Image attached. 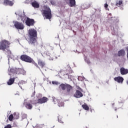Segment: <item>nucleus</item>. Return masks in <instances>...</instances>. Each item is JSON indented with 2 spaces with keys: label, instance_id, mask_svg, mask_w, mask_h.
<instances>
[{
  "label": "nucleus",
  "instance_id": "f257e3e1",
  "mask_svg": "<svg viewBox=\"0 0 128 128\" xmlns=\"http://www.w3.org/2000/svg\"><path fill=\"white\" fill-rule=\"evenodd\" d=\"M15 14L16 16H18L20 18L22 22H24V20H26V24L28 26H34V20L33 19H30L29 18H26V15H24V14H22L20 12H15Z\"/></svg>",
  "mask_w": 128,
  "mask_h": 128
},
{
  "label": "nucleus",
  "instance_id": "f03ea898",
  "mask_svg": "<svg viewBox=\"0 0 128 128\" xmlns=\"http://www.w3.org/2000/svg\"><path fill=\"white\" fill-rule=\"evenodd\" d=\"M38 36V32L34 28H30L28 30V38H30L29 44H36V38Z\"/></svg>",
  "mask_w": 128,
  "mask_h": 128
},
{
  "label": "nucleus",
  "instance_id": "7ed1b4c3",
  "mask_svg": "<svg viewBox=\"0 0 128 128\" xmlns=\"http://www.w3.org/2000/svg\"><path fill=\"white\" fill-rule=\"evenodd\" d=\"M8 74L9 76H12V74L10 72H13L15 76H18L20 74H22L24 75L26 74V72L24 69L20 68H11L8 70Z\"/></svg>",
  "mask_w": 128,
  "mask_h": 128
},
{
  "label": "nucleus",
  "instance_id": "20e7f679",
  "mask_svg": "<svg viewBox=\"0 0 128 128\" xmlns=\"http://www.w3.org/2000/svg\"><path fill=\"white\" fill-rule=\"evenodd\" d=\"M42 14H43V16H45L46 18L48 20H50L52 18V11L50 7L44 6V10H42Z\"/></svg>",
  "mask_w": 128,
  "mask_h": 128
},
{
  "label": "nucleus",
  "instance_id": "39448f33",
  "mask_svg": "<svg viewBox=\"0 0 128 128\" xmlns=\"http://www.w3.org/2000/svg\"><path fill=\"white\" fill-rule=\"evenodd\" d=\"M20 60H23V62L32 63L33 64H34L36 66H38V64L36 63L34 61V60H32V58L26 55H22L20 56Z\"/></svg>",
  "mask_w": 128,
  "mask_h": 128
},
{
  "label": "nucleus",
  "instance_id": "423d86ee",
  "mask_svg": "<svg viewBox=\"0 0 128 128\" xmlns=\"http://www.w3.org/2000/svg\"><path fill=\"white\" fill-rule=\"evenodd\" d=\"M10 44V42L6 40H2L0 42V50H6Z\"/></svg>",
  "mask_w": 128,
  "mask_h": 128
},
{
  "label": "nucleus",
  "instance_id": "0eeeda50",
  "mask_svg": "<svg viewBox=\"0 0 128 128\" xmlns=\"http://www.w3.org/2000/svg\"><path fill=\"white\" fill-rule=\"evenodd\" d=\"M11 74L10 78L8 80V82H7L8 86H12L14 82V80L18 78V76L16 75L14 72H10Z\"/></svg>",
  "mask_w": 128,
  "mask_h": 128
},
{
  "label": "nucleus",
  "instance_id": "6e6552de",
  "mask_svg": "<svg viewBox=\"0 0 128 128\" xmlns=\"http://www.w3.org/2000/svg\"><path fill=\"white\" fill-rule=\"evenodd\" d=\"M14 26L16 30H24V25L23 24L17 21L14 22Z\"/></svg>",
  "mask_w": 128,
  "mask_h": 128
},
{
  "label": "nucleus",
  "instance_id": "1a4fd4ad",
  "mask_svg": "<svg viewBox=\"0 0 128 128\" xmlns=\"http://www.w3.org/2000/svg\"><path fill=\"white\" fill-rule=\"evenodd\" d=\"M82 90L80 88V90H76L75 94H74V96L76 98H82L84 96V94H82Z\"/></svg>",
  "mask_w": 128,
  "mask_h": 128
},
{
  "label": "nucleus",
  "instance_id": "9d476101",
  "mask_svg": "<svg viewBox=\"0 0 128 128\" xmlns=\"http://www.w3.org/2000/svg\"><path fill=\"white\" fill-rule=\"evenodd\" d=\"M48 99L46 97H43L42 98L38 99L36 104H44L48 102Z\"/></svg>",
  "mask_w": 128,
  "mask_h": 128
},
{
  "label": "nucleus",
  "instance_id": "9b49d317",
  "mask_svg": "<svg viewBox=\"0 0 128 128\" xmlns=\"http://www.w3.org/2000/svg\"><path fill=\"white\" fill-rule=\"evenodd\" d=\"M115 82H116L118 84H122L124 82V78L122 76H118L114 78Z\"/></svg>",
  "mask_w": 128,
  "mask_h": 128
},
{
  "label": "nucleus",
  "instance_id": "f8f14e48",
  "mask_svg": "<svg viewBox=\"0 0 128 128\" xmlns=\"http://www.w3.org/2000/svg\"><path fill=\"white\" fill-rule=\"evenodd\" d=\"M3 4L4 6H14V2L10 0H4Z\"/></svg>",
  "mask_w": 128,
  "mask_h": 128
},
{
  "label": "nucleus",
  "instance_id": "ddd939ff",
  "mask_svg": "<svg viewBox=\"0 0 128 128\" xmlns=\"http://www.w3.org/2000/svg\"><path fill=\"white\" fill-rule=\"evenodd\" d=\"M24 105L28 110H32V105L26 101L24 102Z\"/></svg>",
  "mask_w": 128,
  "mask_h": 128
},
{
  "label": "nucleus",
  "instance_id": "4468645a",
  "mask_svg": "<svg viewBox=\"0 0 128 128\" xmlns=\"http://www.w3.org/2000/svg\"><path fill=\"white\" fill-rule=\"evenodd\" d=\"M32 6H33V8H40V4L38 2L34 0L32 2Z\"/></svg>",
  "mask_w": 128,
  "mask_h": 128
},
{
  "label": "nucleus",
  "instance_id": "2eb2a0df",
  "mask_svg": "<svg viewBox=\"0 0 128 128\" xmlns=\"http://www.w3.org/2000/svg\"><path fill=\"white\" fill-rule=\"evenodd\" d=\"M120 72L121 74H122V75L127 74H128V70L124 68H120Z\"/></svg>",
  "mask_w": 128,
  "mask_h": 128
},
{
  "label": "nucleus",
  "instance_id": "dca6fc26",
  "mask_svg": "<svg viewBox=\"0 0 128 128\" xmlns=\"http://www.w3.org/2000/svg\"><path fill=\"white\" fill-rule=\"evenodd\" d=\"M69 6L71 8L76 6V0H69Z\"/></svg>",
  "mask_w": 128,
  "mask_h": 128
},
{
  "label": "nucleus",
  "instance_id": "f3484780",
  "mask_svg": "<svg viewBox=\"0 0 128 128\" xmlns=\"http://www.w3.org/2000/svg\"><path fill=\"white\" fill-rule=\"evenodd\" d=\"M51 100H52L54 104H58V102H60V100H58V99L56 98L55 97L52 96L50 98Z\"/></svg>",
  "mask_w": 128,
  "mask_h": 128
},
{
  "label": "nucleus",
  "instance_id": "a211bd4d",
  "mask_svg": "<svg viewBox=\"0 0 128 128\" xmlns=\"http://www.w3.org/2000/svg\"><path fill=\"white\" fill-rule=\"evenodd\" d=\"M13 116L14 120H18V118H20V114H18V112H14Z\"/></svg>",
  "mask_w": 128,
  "mask_h": 128
},
{
  "label": "nucleus",
  "instance_id": "6ab92c4d",
  "mask_svg": "<svg viewBox=\"0 0 128 128\" xmlns=\"http://www.w3.org/2000/svg\"><path fill=\"white\" fill-rule=\"evenodd\" d=\"M72 88L70 85L66 84V92L68 94H70V91L72 90Z\"/></svg>",
  "mask_w": 128,
  "mask_h": 128
},
{
  "label": "nucleus",
  "instance_id": "aec40b11",
  "mask_svg": "<svg viewBox=\"0 0 128 128\" xmlns=\"http://www.w3.org/2000/svg\"><path fill=\"white\" fill-rule=\"evenodd\" d=\"M118 54L119 56H122L126 54V52L124 50H120L118 52Z\"/></svg>",
  "mask_w": 128,
  "mask_h": 128
},
{
  "label": "nucleus",
  "instance_id": "412c9836",
  "mask_svg": "<svg viewBox=\"0 0 128 128\" xmlns=\"http://www.w3.org/2000/svg\"><path fill=\"white\" fill-rule=\"evenodd\" d=\"M59 88H62V90H64L66 88V84H62L60 86Z\"/></svg>",
  "mask_w": 128,
  "mask_h": 128
},
{
  "label": "nucleus",
  "instance_id": "4be33fe9",
  "mask_svg": "<svg viewBox=\"0 0 128 128\" xmlns=\"http://www.w3.org/2000/svg\"><path fill=\"white\" fill-rule=\"evenodd\" d=\"M116 6H122V0H120L116 2Z\"/></svg>",
  "mask_w": 128,
  "mask_h": 128
},
{
  "label": "nucleus",
  "instance_id": "5701e85b",
  "mask_svg": "<svg viewBox=\"0 0 128 128\" xmlns=\"http://www.w3.org/2000/svg\"><path fill=\"white\" fill-rule=\"evenodd\" d=\"M38 64L39 66H41L42 68H44V62L42 60H39Z\"/></svg>",
  "mask_w": 128,
  "mask_h": 128
},
{
  "label": "nucleus",
  "instance_id": "b1692460",
  "mask_svg": "<svg viewBox=\"0 0 128 128\" xmlns=\"http://www.w3.org/2000/svg\"><path fill=\"white\" fill-rule=\"evenodd\" d=\"M82 108L85 110H90V108L86 104L82 105Z\"/></svg>",
  "mask_w": 128,
  "mask_h": 128
},
{
  "label": "nucleus",
  "instance_id": "393cba45",
  "mask_svg": "<svg viewBox=\"0 0 128 128\" xmlns=\"http://www.w3.org/2000/svg\"><path fill=\"white\" fill-rule=\"evenodd\" d=\"M64 106V102H62V100H60L58 102V106Z\"/></svg>",
  "mask_w": 128,
  "mask_h": 128
},
{
  "label": "nucleus",
  "instance_id": "a878e982",
  "mask_svg": "<svg viewBox=\"0 0 128 128\" xmlns=\"http://www.w3.org/2000/svg\"><path fill=\"white\" fill-rule=\"evenodd\" d=\"M110 20H112V22H118V18L116 17H112Z\"/></svg>",
  "mask_w": 128,
  "mask_h": 128
},
{
  "label": "nucleus",
  "instance_id": "bb28decb",
  "mask_svg": "<svg viewBox=\"0 0 128 128\" xmlns=\"http://www.w3.org/2000/svg\"><path fill=\"white\" fill-rule=\"evenodd\" d=\"M22 120H24V118H28V115L26 114H22Z\"/></svg>",
  "mask_w": 128,
  "mask_h": 128
},
{
  "label": "nucleus",
  "instance_id": "cd10ccee",
  "mask_svg": "<svg viewBox=\"0 0 128 128\" xmlns=\"http://www.w3.org/2000/svg\"><path fill=\"white\" fill-rule=\"evenodd\" d=\"M26 84V81L22 80L18 83V84Z\"/></svg>",
  "mask_w": 128,
  "mask_h": 128
},
{
  "label": "nucleus",
  "instance_id": "c85d7f7f",
  "mask_svg": "<svg viewBox=\"0 0 128 128\" xmlns=\"http://www.w3.org/2000/svg\"><path fill=\"white\" fill-rule=\"evenodd\" d=\"M8 120H10V122H12V120H14V115L12 114H10L9 117H8Z\"/></svg>",
  "mask_w": 128,
  "mask_h": 128
},
{
  "label": "nucleus",
  "instance_id": "c756f323",
  "mask_svg": "<svg viewBox=\"0 0 128 128\" xmlns=\"http://www.w3.org/2000/svg\"><path fill=\"white\" fill-rule=\"evenodd\" d=\"M52 84H56V86H58V84H60V82L56 81H52Z\"/></svg>",
  "mask_w": 128,
  "mask_h": 128
},
{
  "label": "nucleus",
  "instance_id": "7c9ffc66",
  "mask_svg": "<svg viewBox=\"0 0 128 128\" xmlns=\"http://www.w3.org/2000/svg\"><path fill=\"white\" fill-rule=\"evenodd\" d=\"M108 4H104V8H106V10H108Z\"/></svg>",
  "mask_w": 128,
  "mask_h": 128
},
{
  "label": "nucleus",
  "instance_id": "2f4dec72",
  "mask_svg": "<svg viewBox=\"0 0 128 128\" xmlns=\"http://www.w3.org/2000/svg\"><path fill=\"white\" fill-rule=\"evenodd\" d=\"M84 60L88 64H90V62L89 60H87L85 58Z\"/></svg>",
  "mask_w": 128,
  "mask_h": 128
},
{
  "label": "nucleus",
  "instance_id": "473e14b6",
  "mask_svg": "<svg viewBox=\"0 0 128 128\" xmlns=\"http://www.w3.org/2000/svg\"><path fill=\"white\" fill-rule=\"evenodd\" d=\"M4 128H12V125L8 124Z\"/></svg>",
  "mask_w": 128,
  "mask_h": 128
},
{
  "label": "nucleus",
  "instance_id": "72a5a7b5",
  "mask_svg": "<svg viewBox=\"0 0 128 128\" xmlns=\"http://www.w3.org/2000/svg\"><path fill=\"white\" fill-rule=\"evenodd\" d=\"M58 122L60 124H64V121H62V120L60 119V118H58Z\"/></svg>",
  "mask_w": 128,
  "mask_h": 128
},
{
  "label": "nucleus",
  "instance_id": "f704fd0d",
  "mask_svg": "<svg viewBox=\"0 0 128 128\" xmlns=\"http://www.w3.org/2000/svg\"><path fill=\"white\" fill-rule=\"evenodd\" d=\"M47 58H48L50 60H54V58H50V56H47Z\"/></svg>",
  "mask_w": 128,
  "mask_h": 128
},
{
  "label": "nucleus",
  "instance_id": "c9c22d12",
  "mask_svg": "<svg viewBox=\"0 0 128 128\" xmlns=\"http://www.w3.org/2000/svg\"><path fill=\"white\" fill-rule=\"evenodd\" d=\"M114 34H116V32H118V30L116 29H114Z\"/></svg>",
  "mask_w": 128,
  "mask_h": 128
},
{
  "label": "nucleus",
  "instance_id": "e433bc0d",
  "mask_svg": "<svg viewBox=\"0 0 128 128\" xmlns=\"http://www.w3.org/2000/svg\"><path fill=\"white\" fill-rule=\"evenodd\" d=\"M51 4L52 6H56V2H54V1H52Z\"/></svg>",
  "mask_w": 128,
  "mask_h": 128
},
{
  "label": "nucleus",
  "instance_id": "4c0bfd02",
  "mask_svg": "<svg viewBox=\"0 0 128 128\" xmlns=\"http://www.w3.org/2000/svg\"><path fill=\"white\" fill-rule=\"evenodd\" d=\"M86 5L84 4V8H90V4H88V6H86Z\"/></svg>",
  "mask_w": 128,
  "mask_h": 128
},
{
  "label": "nucleus",
  "instance_id": "58836bf2",
  "mask_svg": "<svg viewBox=\"0 0 128 128\" xmlns=\"http://www.w3.org/2000/svg\"><path fill=\"white\" fill-rule=\"evenodd\" d=\"M34 94H36V92L34 91V92L31 95V96H34Z\"/></svg>",
  "mask_w": 128,
  "mask_h": 128
},
{
  "label": "nucleus",
  "instance_id": "ea45409f",
  "mask_svg": "<svg viewBox=\"0 0 128 128\" xmlns=\"http://www.w3.org/2000/svg\"><path fill=\"white\" fill-rule=\"evenodd\" d=\"M126 50H127V58H128V46L126 48Z\"/></svg>",
  "mask_w": 128,
  "mask_h": 128
},
{
  "label": "nucleus",
  "instance_id": "a19ab883",
  "mask_svg": "<svg viewBox=\"0 0 128 128\" xmlns=\"http://www.w3.org/2000/svg\"><path fill=\"white\" fill-rule=\"evenodd\" d=\"M68 78H74V77L72 76H68Z\"/></svg>",
  "mask_w": 128,
  "mask_h": 128
},
{
  "label": "nucleus",
  "instance_id": "79ce46f5",
  "mask_svg": "<svg viewBox=\"0 0 128 128\" xmlns=\"http://www.w3.org/2000/svg\"><path fill=\"white\" fill-rule=\"evenodd\" d=\"M76 88H77V90H80V88H80V86H76Z\"/></svg>",
  "mask_w": 128,
  "mask_h": 128
},
{
  "label": "nucleus",
  "instance_id": "37998d69",
  "mask_svg": "<svg viewBox=\"0 0 128 128\" xmlns=\"http://www.w3.org/2000/svg\"><path fill=\"white\" fill-rule=\"evenodd\" d=\"M15 96H20V94H18V92H17L16 94H15Z\"/></svg>",
  "mask_w": 128,
  "mask_h": 128
},
{
  "label": "nucleus",
  "instance_id": "c03bdc74",
  "mask_svg": "<svg viewBox=\"0 0 128 128\" xmlns=\"http://www.w3.org/2000/svg\"><path fill=\"white\" fill-rule=\"evenodd\" d=\"M8 52H10V50L8 51Z\"/></svg>",
  "mask_w": 128,
  "mask_h": 128
},
{
  "label": "nucleus",
  "instance_id": "a18cd8bd",
  "mask_svg": "<svg viewBox=\"0 0 128 128\" xmlns=\"http://www.w3.org/2000/svg\"><path fill=\"white\" fill-rule=\"evenodd\" d=\"M121 8V10H124V8Z\"/></svg>",
  "mask_w": 128,
  "mask_h": 128
},
{
  "label": "nucleus",
  "instance_id": "49530a36",
  "mask_svg": "<svg viewBox=\"0 0 128 128\" xmlns=\"http://www.w3.org/2000/svg\"><path fill=\"white\" fill-rule=\"evenodd\" d=\"M112 14H109V16H110Z\"/></svg>",
  "mask_w": 128,
  "mask_h": 128
},
{
  "label": "nucleus",
  "instance_id": "de8ad7c7",
  "mask_svg": "<svg viewBox=\"0 0 128 128\" xmlns=\"http://www.w3.org/2000/svg\"><path fill=\"white\" fill-rule=\"evenodd\" d=\"M20 88H22V87H20Z\"/></svg>",
  "mask_w": 128,
  "mask_h": 128
},
{
  "label": "nucleus",
  "instance_id": "09e8293b",
  "mask_svg": "<svg viewBox=\"0 0 128 128\" xmlns=\"http://www.w3.org/2000/svg\"><path fill=\"white\" fill-rule=\"evenodd\" d=\"M114 110H116V109H115Z\"/></svg>",
  "mask_w": 128,
  "mask_h": 128
},
{
  "label": "nucleus",
  "instance_id": "8fccbe9b",
  "mask_svg": "<svg viewBox=\"0 0 128 128\" xmlns=\"http://www.w3.org/2000/svg\"><path fill=\"white\" fill-rule=\"evenodd\" d=\"M112 106H114V104H112Z\"/></svg>",
  "mask_w": 128,
  "mask_h": 128
}]
</instances>
